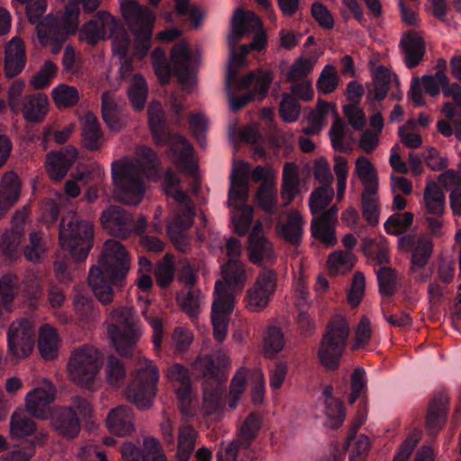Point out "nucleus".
Wrapping results in <instances>:
<instances>
[{
  "instance_id": "obj_1",
  "label": "nucleus",
  "mask_w": 461,
  "mask_h": 461,
  "mask_svg": "<svg viewBox=\"0 0 461 461\" xmlns=\"http://www.w3.org/2000/svg\"><path fill=\"white\" fill-rule=\"evenodd\" d=\"M94 225L83 220L76 212H68L62 217L59 226V238L64 255L59 254L54 262V273L60 283L68 284L72 278V269L77 262L86 259L94 245Z\"/></svg>"
},
{
  "instance_id": "obj_2",
  "label": "nucleus",
  "mask_w": 461,
  "mask_h": 461,
  "mask_svg": "<svg viewBox=\"0 0 461 461\" xmlns=\"http://www.w3.org/2000/svg\"><path fill=\"white\" fill-rule=\"evenodd\" d=\"M248 257L252 264L263 269L247 291V308L251 312H260L268 306L276 290L277 273L267 267L276 263V254L270 240L254 230L249 237Z\"/></svg>"
},
{
  "instance_id": "obj_3",
  "label": "nucleus",
  "mask_w": 461,
  "mask_h": 461,
  "mask_svg": "<svg viewBox=\"0 0 461 461\" xmlns=\"http://www.w3.org/2000/svg\"><path fill=\"white\" fill-rule=\"evenodd\" d=\"M130 267V256L124 246L113 240H106L99 264L93 266L88 275V284L99 302L103 304L113 302V285H122Z\"/></svg>"
},
{
  "instance_id": "obj_4",
  "label": "nucleus",
  "mask_w": 461,
  "mask_h": 461,
  "mask_svg": "<svg viewBox=\"0 0 461 461\" xmlns=\"http://www.w3.org/2000/svg\"><path fill=\"white\" fill-rule=\"evenodd\" d=\"M56 395V389L47 379L31 390V418L42 420L51 418L55 430L64 437L73 438L80 431V421L76 411L71 407L51 411L50 404Z\"/></svg>"
},
{
  "instance_id": "obj_5",
  "label": "nucleus",
  "mask_w": 461,
  "mask_h": 461,
  "mask_svg": "<svg viewBox=\"0 0 461 461\" xmlns=\"http://www.w3.org/2000/svg\"><path fill=\"white\" fill-rule=\"evenodd\" d=\"M148 119L155 143L159 146L167 145L173 157L184 166V169L191 174L194 173L196 165L192 160L194 148L183 135L172 131L159 102L154 101L149 105Z\"/></svg>"
},
{
  "instance_id": "obj_6",
  "label": "nucleus",
  "mask_w": 461,
  "mask_h": 461,
  "mask_svg": "<svg viewBox=\"0 0 461 461\" xmlns=\"http://www.w3.org/2000/svg\"><path fill=\"white\" fill-rule=\"evenodd\" d=\"M80 5L86 13L90 14L97 9L100 0H68L62 17L57 18L48 14L38 26V37L41 42L59 49L69 35L75 34L79 26Z\"/></svg>"
},
{
  "instance_id": "obj_7",
  "label": "nucleus",
  "mask_w": 461,
  "mask_h": 461,
  "mask_svg": "<svg viewBox=\"0 0 461 461\" xmlns=\"http://www.w3.org/2000/svg\"><path fill=\"white\" fill-rule=\"evenodd\" d=\"M152 64L156 75L163 85L169 83L175 75L183 89L192 92L196 84L194 68L191 66L192 54L186 44H176L170 52V61L167 59L165 51L156 48L152 53Z\"/></svg>"
},
{
  "instance_id": "obj_8",
  "label": "nucleus",
  "mask_w": 461,
  "mask_h": 461,
  "mask_svg": "<svg viewBox=\"0 0 461 461\" xmlns=\"http://www.w3.org/2000/svg\"><path fill=\"white\" fill-rule=\"evenodd\" d=\"M261 29L262 22L254 12L244 11L242 8L236 9L231 19V32L228 36V45L230 49V60L227 68L228 85L237 79L238 68L235 66H243L246 62V56L250 50H253L250 45L242 44L240 46V52L239 53L237 44L247 33H251Z\"/></svg>"
},
{
  "instance_id": "obj_9",
  "label": "nucleus",
  "mask_w": 461,
  "mask_h": 461,
  "mask_svg": "<svg viewBox=\"0 0 461 461\" xmlns=\"http://www.w3.org/2000/svg\"><path fill=\"white\" fill-rule=\"evenodd\" d=\"M121 11L134 37V55L143 59L151 48L156 14L135 0H123L121 3Z\"/></svg>"
},
{
  "instance_id": "obj_10",
  "label": "nucleus",
  "mask_w": 461,
  "mask_h": 461,
  "mask_svg": "<svg viewBox=\"0 0 461 461\" xmlns=\"http://www.w3.org/2000/svg\"><path fill=\"white\" fill-rule=\"evenodd\" d=\"M349 326L342 316H336L329 322L322 336L317 357L326 371H337L347 348Z\"/></svg>"
},
{
  "instance_id": "obj_11",
  "label": "nucleus",
  "mask_w": 461,
  "mask_h": 461,
  "mask_svg": "<svg viewBox=\"0 0 461 461\" xmlns=\"http://www.w3.org/2000/svg\"><path fill=\"white\" fill-rule=\"evenodd\" d=\"M273 74L270 71H262L257 77L254 72L232 81L230 85L226 82L227 95L230 107L236 113L256 98L262 101L268 92L273 81Z\"/></svg>"
},
{
  "instance_id": "obj_12",
  "label": "nucleus",
  "mask_w": 461,
  "mask_h": 461,
  "mask_svg": "<svg viewBox=\"0 0 461 461\" xmlns=\"http://www.w3.org/2000/svg\"><path fill=\"white\" fill-rule=\"evenodd\" d=\"M112 323L108 333L117 352L122 357H130L140 337L137 316L130 307L122 306L111 312Z\"/></svg>"
},
{
  "instance_id": "obj_13",
  "label": "nucleus",
  "mask_w": 461,
  "mask_h": 461,
  "mask_svg": "<svg viewBox=\"0 0 461 461\" xmlns=\"http://www.w3.org/2000/svg\"><path fill=\"white\" fill-rule=\"evenodd\" d=\"M168 197H172L177 204L174 217L167 224V232L176 248L185 252L188 247L186 233L196 215L195 207L187 194L179 187L170 192Z\"/></svg>"
},
{
  "instance_id": "obj_14",
  "label": "nucleus",
  "mask_w": 461,
  "mask_h": 461,
  "mask_svg": "<svg viewBox=\"0 0 461 461\" xmlns=\"http://www.w3.org/2000/svg\"><path fill=\"white\" fill-rule=\"evenodd\" d=\"M112 176L118 198L130 204L140 203L145 193L141 171L132 162H113Z\"/></svg>"
},
{
  "instance_id": "obj_15",
  "label": "nucleus",
  "mask_w": 461,
  "mask_h": 461,
  "mask_svg": "<svg viewBox=\"0 0 461 461\" xmlns=\"http://www.w3.org/2000/svg\"><path fill=\"white\" fill-rule=\"evenodd\" d=\"M249 197V185L247 178L238 174L236 169L232 170L230 176V185L229 190V202L240 201V204L235 205L231 212V222L234 232L239 236L246 235L250 230L253 221L254 210L252 206L246 203Z\"/></svg>"
},
{
  "instance_id": "obj_16",
  "label": "nucleus",
  "mask_w": 461,
  "mask_h": 461,
  "mask_svg": "<svg viewBox=\"0 0 461 461\" xmlns=\"http://www.w3.org/2000/svg\"><path fill=\"white\" fill-rule=\"evenodd\" d=\"M159 378L158 369L151 361H145L138 369L133 380L128 385L126 395L139 409H149L152 406L157 393Z\"/></svg>"
},
{
  "instance_id": "obj_17",
  "label": "nucleus",
  "mask_w": 461,
  "mask_h": 461,
  "mask_svg": "<svg viewBox=\"0 0 461 461\" xmlns=\"http://www.w3.org/2000/svg\"><path fill=\"white\" fill-rule=\"evenodd\" d=\"M100 369L98 351L92 346L83 345L74 349L68 363V375L72 381L88 386Z\"/></svg>"
},
{
  "instance_id": "obj_18",
  "label": "nucleus",
  "mask_w": 461,
  "mask_h": 461,
  "mask_svg": "<svg viewBox=\"0 0 461 461\" xmlns=\"http://www.w3.org/2000/svg\"><path fill=\"white\" fill-rule=\"evenodd\" d=\"M100 222L112 236L127 239L131 234L132 214L120 205H109L104 209Z\"/></svg>"
},
{
  "instance_id": "obj_19",
  "label": "nucleus",
  "mask_w": 461,
  "mask_h": 461,
  "mask_svg": "<svg viewBox=\"0 0 461 461\" xmlns=\"http://www.w3.org/2000/svg\"><path fill=\"white\" fill-rule=\"evenodd\" d=\"M228 261L221 269L222 278L230 285L244 287L247 280L245 265L240 260L241 244L240 240L231 237L226 243Z\"/></svg>"
},
{
  "instance_id": "obj_20",
  "label": "nucleus",
  "mask_w": 461,
  "mask_h": 461,
  "mask_svg": "<svg viewBox=\"0 0 461 461\" xmlns=\"http://www.w3.org/2000/svg\"><path fill=\"white\" fill-rule=\"evenodd\" d=\"M8 352L16 359L29 353V320L21 318L12 322L8 330Z\"/></svg>"
},
{
  "instance_id": "obj_21",
  "label": "nucleus",
  "mask_w": 461,
  "mask_h": 461,
  "mask_svg": "<svg viewBox=\"0 0 461 461\" xmlns=\"http://www.w3.org/2000/svg\"><path fill=\"white\" fill-rule=\"evenodd\" d=\"M243 288L230 285L223 278L217 280L214 286L215 298L212 305V317L227 319L234 308V292H240Z\"/></svg>"
},
{
  "instance_id": "obj_22",
  "label": "nucleus",
  "mask_w": 461,
  "mask_h": 461,
  "mask_svg": "<svg viewBox=\"0 0 461 461\" xmlns=\"http://www.w3.org/2000/svg\"><path fill=\"white\" fill-rule=\"evenodd\" d=\"M118 24L119 22L109 13L98 11L92 19L84 23L80 33L84 35L89 42L95 43L104 37L107 30L114 34Z\"/></svg>"
},
{
  "instance_id": "obj_23",
  "label": "nucleus",
  "mask_w": 461,
  "mask_h": 461,
  "mask_svg": "<svg viewBox=\"0 0 461 461\" xmlns=\"http://www.w3.org/2000/svg\"><path fill=\"white\" fill-rule=\"evenodd\" d=\"M77 155V149L74 146H66L59 152L48 154L46 166L50 177L56 181L61 180Z\"/></svg>"
},
{
  "instance_id": "obj_24",
  "label": "nucleus",
  "mask_w": 461,
  "mask_h": 461,
  "mask_svg": "<svg viewBox=\"0 0 461 461\" xmlns=\"http://www.w3.org/2000/svg\"><path fill=\"white\" fill-rule=\"evenodd\" d=\"M26 46L19 37H14L5 50V74L12 78L20 74L26 64Z\"/></svg>"
},
{
  "instance_id": "obj_25",
  "label": "nucleus",
  "mask_w": 461,
  "mask_h": 461,
  "mask_svg": "<svg viewBox=\"0 0 461 461\" xmlns=\"http://www.w3.org/2000/svg\"><path fill=\"white\" fill-rule=\"evenodd\" d=\"M167 375L172 382L178 383L176 393L179 400V407L186 414L191 404V381L188 369L181 364H175L168 367Z\"/></svg>"
},
{
  "instance_id": "obj_26",
  "label": "nucleus",
  "mask_w": 461,
  "mask_h": 461,
  "mask_svg": "<svg viewBox=\"0 0 461 461\" xmlns=\"http://www.w3.org/2000/svg\"><path fill=\"white\" fill-rule=\"evenodd\" d=\"M303 224L298 211H292L285 221H277L276 230L278 237L293 247H299L303 240Z\"/></svg>"
},
{
  "instance_id": "obj_27",
  "label": "nucleus",
  "mask_w": 461,
  "mask_h": 461,
  "mask_svg": "<svg viewBox=\"0 0 461 461\" xmlns=\"http://www.w3.org/2000/svg\"><path fill=\"white\" fill-rule=\"evenodd\" d=\"M259 429V415L255 412L249 413L240 428V438L233 440L242 446L241 461H259L256 452L250 447V443L257 437Z\"/></svg>"
},
{
  "instance_id": "obj_28",
  "label": "nucleus",
  "mask_w": 461,
  "mask_h": 461,
  "mask_svg": "<svg viewBox=\"0 0 461 461\" xmlns=\"http://www.w3.org/2000/svg\"><path fill=\"white\" fill-rule=\"evenodd\" d=\"M107 428L119 437H125L134 429L132 409L126 405L118 406L109 411Z\"/></svg>"
},
{
  "instance_id": "obj_29",
  "label": "nucleus",
  "mask_w": 461,
  "mask_h": 461,
  "mask_svg": "<svg viewBox=\"0 0 461 461\" xmlns=\"http://www.w3.org/2000/svg\"><path fill=\"white\" fill-rule=\"evenodd\" d=\"M404 55V62L408 68H416L423 59L426 46L423 39L413 32L406 33L400 41Z\"/></svg>"
},
{
  "instance_id": "obj_30",
  "label": "nucleus",
  "mask_w": 461,
  "mask_h": 461,
  "mask_svg": "<svg viewBox=\"0 0 461 461\" xmlns=\"http://www.w3.org/2000/svg\"><path fill=\"white\" fill-rule=\"evenodd\" d=\"M447 420V402L443 394L435 396L429 405L426 429L430 436H436Z\"/></svg>"
},
{
  "instance_id": "obj_31",
  "label": "nucleus",
  "mask_w": 461,
  "mask_h": 461,
  "mask_svg": "<svg viewBox=\"0 0 461 461\" xmlns=\"http://www.w3.org/2000/svg\"><path fill=\"white\" fill-rule=\"evenodd\" d=\"M9 435L14 440H23L29 437V393L25 397L24 406L17 409L11 416Z\"/></svg>"
},
{
  "instance_id": "obj_32",
  "label": "nucleus",
  "mask_w": 461,
  "mask_h": 461,
  "mask_svg": "<svg viewBox=\"0 0 461 461\" xmlns=\"http://www.w3.org/2000/svg\"><path fill=\"white\" fill-rule=\"evenodd\" d=\"M59 341V334L55 329L50 325L42 326L38 340V348L41 357L45 360L55 359L58 356Z\"/></svg>"
},
{
  "instance_id": "obj_33",
  "label": "nucleus",
  "mask_w": 461,
  "mask_h": 461,
  "mask_svg": "<svg viewBox=\"0 0 461 461\" xmlns=\"http://www.w3.org/2000/svg\"><path fill=\"white\" fill-rule=\"evenodd\" d=\"M103 133L97 118L93 113H87L83 126L82 141L89 150H98L101 148Z\"/></svg>"
},
{
  "instance_id": "obj_34",
  "label": "nucleus",
  "mask_w": 461,
  "mask_h": 461,
  "mask_svg": "<svg viewBox=\"0 0 461 461\" xmlns=\"http://www.w3.org/2000/svg\"><path fill=\"white\" fill-rule=\"evenodd\" d=\"M425 207L428 212L441 216L445 209V194L441 187L435 182H429L423 194Z\"/></svg>"
},
{
  "instance_id": "obj_35",
  "label": "nucleus",
  "mask_w": 461,
  "mask_h": 461,
  "mask_svg": "<svg viewBox=\"0 0 461 461\" xmlns=\"http://www.w3.org/2000/svg\"><path fill=\"white\" fill-rule=\"evenodd\" d=\"M356 170L364 185V190L371 194L378 191V178L375 168L365 157H359L356 161Z\"/></svg>"
},
{
  "instance_id": "obj_36",
  "label": "nucleus",
  "mask_w": 461,
  "mask_h": 461,
  "mask_svg": "<svg viewBox=\"0 0 461 461\" xmlns=\"http://www.w3.org/2000/svg\"><path fill=\"white\" fill-rule=\"evenodd\" d=\"M21 282L18 275L7 272L0 277V297L7 311L19 294Z\"/></svg>"
},
{
  "instance_id": "obj_37",
  "label": "nucleus",
  "mask_w": 461,
  "mask_h": 461,
  "mask_svg": "<svg viewBox=\"0 0 461 461\" xmlns=\"http://www.w3.org/2000/svg\"><path fill=\"white\" fill-rule=\"evenodd\" d=\"M25 236L12 230H5L0 239V250L6 260L14 262L19 258L18 249Z\"/></svg>"
},
{
  "instance_id": "obj_38",
  "label": "nucleus",
  "mask_w": 461,
  "mask_h": 461,
  "mask_svg": "<svg viewBox=\"0 0 461 461\" xmlns=\"http://www.w3.org/2000/svg\"><path fill=\"white\" fill-rule=\"evenodd\" d=\"M299 179L297 167L294 163L287 162L284 166L282 197L286 198V204L290 203L298 193Z\"/></svg>"
},
{
  "instance_id": "obj_39",
  "label": "nucleus",
  "mask_w": 461,
  "mask_h": 461,
  "mask_svg": "<svg viewBox=\"0 0 461 461\" xmlns=\"http://www.w3.org/2000/svg\"><path fill=\"white\" fill-rule=\"evenodd\" d=\"M195 447V430L191 426H184L179 430L176 459L189 461Z\"/></svg>"
},
{
  "instance_id": "obj_40",
  "label": "nucleus",
  "mask_w": 461,
  "mask_h": 461,
  "mask_svg": "<svg viewBox=\"0 0 461 461\" xmlns=\"http://www.w3.org/2000/svg\"><path fill=\"white\" fill-rule=\"evenodd\" d=\"M376 272L378 289L381 295L391 297L397 292V272L390 267H380Z\"/></svg>"
},
{
  "instance_id": "obj_41",
  "label": "nucleus",
  "mask_w": 461,
  "mask_h": 461,
  "mask_svg": "<svg viewBox=\"0 0 461 461\" xmlns=\"http://www.w3.org/2000/svg\"><path fill=\"white\" fill-rule=\"evenodd\" d=\"M22 181L19 176L14 171L5 172L0 182V193L15 204L21 196Z\"/></svg>"
},
{
  "instance_id": "obj_42",
  "label": "nucleus",
  "mask_w": 461,
  "mask_h": 461,
  "mask_svg": "<svg viewBox=\"0 0 461 461\" xmlns=\"http://www.w3.org/2000/svg\"><path fill=\"white\" fill-rule=\"evenodd\" d=\"M51 246L48 235L42 231H31V263H41Z\"/></svg>"
},
{
  "instance_id": "obj_43",
  "label": "nucleus",
  "mask_w": 461,
  "mask_h": 461,
  "mask_svg": "<svg viewBox=\"0 0 461 461\" xmlns=\"http://www.w3.org/2000/svg\"><path fill=\"white\" fill-rule=\"evenodd\" d=\"M256 199L259 207L267 213H273L277 205L276 188L273 182L265 181L258 187Z\"/></svg>"
},
{
  "instance_id": "obj_44",
  "label": "nucleus",
  "mask_w": 461,
  "mask_h": 461,
  "mask_svg": "<svg viewBox=\"0 0 461 461\" xmlns=\"http://www.w3.org/2000/svg\"><path fill=\"white\" fill-rule=\"evenodd\" d=\"M334 197V190L331 185L317 187L309 199V206L313 216L321 213L328 207Z\"/></svg>"
},
{
  "instance_id": "obj_45",
  "label": "nucleus",
  "mask_w": 461,
  "mask_h": 461,
  "mask_svg": "<svg viewBox=\"0 0 461 461\" xmlns=\"http://www.w3.org/2000/svg\"><path fill=\"white\" fill-rule=\"evenodd\" d=\"M128 96L136 110H142L148 96V85L143 76L136 74L128 90Z\"/></svg>"
},
{
  "instance_id": "obj_46",
  "label": "nucleus",
  "mask_w": 461,
  "mask_h": 461,
  "mask_svg": "<svg viewBox=\"0 0 461 461\" xmlns=\"http://www.w3.org/2000/svg\"><path fill=\"white\" fill-rule=\"evenodd\" d=\"M391 83L392 77L389 71L384 68H378L374 77V89L367 93L366 98L370 101H383L388 94Z\"/></svg>"
},
{
  "instance_id": "obj_47",
  "label": "nucleus",
  "mask_w": 461,
  "mask_h": 461,
  "mask_svg": "<svg viewBox=\"0 0 461 461\" xmlns=\"http://www.w3.org/2000/svg\"><path fill=\"white\" fill-rule=\"evenodd\" d=\"M361 248L366 257L374 259L377 264L381 265V267L390 263L388 248L378 243L375 240L368 238L363 239Z\"/></svg>"
},
{
  "instance_id": "obj_48",
  "label": "nucleus",
  "mask_w": 461,
  "mask_h": 461,
  "mask_svg": "<svg viewBox=\"0 0 461 461\" xmlns=\"http://www.w3.org/2000/svg\"><path fill=\"white\" fill-rule=\"evenodd\" d=\"M413 213L410 212L392 214L384 224L386 233L398 236L406 232L413 222Z\"/></svg>"
},
{
  "instance_id": "obj_49",
  "label": "nucleus",
  "mask_w": 461,
  "mask_h": 461,
  "mask_svg": "<svg viewBox=\"0 0 461 461\" xmlns=\"http://www.w3.org/2000/svg\"><path fill=\"white\" fill-rule=\"evenodd\" d=\"M432 251V240L428 236H420L417 239V243L413 249L411 264L419 268L424 267L428 264Z\"/></svg>"
},
{
  "instance_id": "obj_50",
  "label": "nucleus",
  "mask_w": 461,
  "mask_h": 461,
  "mask_svg": "<svg viewBox=\"0 0 461 461\" xmlns=\"http://www.w3.org/2000/svg\"><path fill=\"white\" fill-rule=\"evenodd\" d=\"M325 409L327 425L333 429H339L346 417L343 402L338 398L330 397L325 400Z\"/></svg>"
},
{
  "instance_id": "obj_51",
  "label": "nucleus",
  "mask_w": 461,
  "mask_h": 461,
  "mask_svg": "<svg viewBox=\"0 0 461 461\" xmlns=\"http://www.w3.org/2000/svg\"><path fill=\"white\" fill-rule=\"evenodd\" d=\"M52 98L58 107H71L79 101L77 87L61 84L52 90Z\"/></svg>"
},
{
  "instance_id": "obj_52",
  "label": "nucleus",
  "mask_w": 461,
  "mask_h": 461,
  "mask_svg": "<svg viewBox=\"0 0 461 461\" xmlns=\"http://www.w3.org/2000/svg\"><path fill=\"white\" fill-rule=\"evenodd\" d=\"M375 195L364 190L361 197L362 214L370 226H376L379 222L380 208Z\"/></svg>"
},
{
  "instance_id": "obj_53",
  "label": "nucleus",
  "mask_w": 461,
  "mask_h": 461,
  "mask_svg": "<svg viewBox=\"0 0 461 461\" xmlns=\"http://www.w3.org/2000/svg\"><path fill=\"white\" fill-rule=\"evenodd\" d=\"M345 124L339 117H337L332 123L329 135L330 138L332 148L337 152L350 153L352 148L349 143L346 142L345 138Z\"/></svg>"
},
{
  "instance_id": "obj_54",
  "label": "nucleus",
  "mask_w": 461,
  "mask_h": 461,
  "mask_svg": "<svg viewBox=\"0 0 461 461\" xmlns=\"http://www.w3.org/2000/svg\"><path fill=\"white\" fill-rule=\"evenodd\" d=\"M301 112L299 101L292 94L285 93L279 105L280 117L286 122H295Z\"/></svg>"
},
{
  "instance_id": "obj_55",
  "label": "nucleus",
  "mask_w": 461,
  "mask_h": 461,
  "mask_svg": "<svg viewBox=\"0 0 461 461\" xmlns=\"http://www.w3.org/2000/svg\"><path fill=\"white\" fill-rule=\"evenodd\" d=\"M58 71V67L50 60L44 62L41 69L31 77V87L43 89L48 87Z\"/></svg>"
},
{
  "instance_id": "obj_56",
  "label": "nucleus",
  "mask_w": 461,
  "mask_h": 461,
  "mask_svg": "<svg viewBox=\"0 0 461 461\" xmlns=\"http://www.w3.org/2000/svg\"><path fill=\"white\" fill-rule=\"evenodd\" d=\"M312 235L328 247H332L337 243L335 228L330 224L321 222L317 218H313L311 224Z\"/></svg>"
},
{
  "instance_id": "obj_57",
  "label": "nucleus",
  "mask_w": 461,
  "mask_h": 461,
  "mask_svg": "<svg viewBox=\"0 0 461 461\" xmlns=\"http://www.w3.org/2000/svg\"><path fill=\"white\" fill-rule=\"evenodd\" d=\"M49 105V97L46 94H31V123L41 122L48 113Z\"/></svg>"
},
{
  "instance_id": "obj_58",
  "label": "nucleus",
  "mask_w": 461,
  "mask_h": 461,
  "mask_svg": "<svg viewBox=\"0 0 461 461\" xmlns=\"http://www.w3.org/2000/svg\"><path fill=\"white\" fill-rule=\"evenodd\" d=\"M106 373L109 384L113 386H121L125 378L126 371L123 363L114 356L107 358Z\"/></svg>"
},
{
  "instance_id": "obj_59",
  "label": "nucleus",
  "mask_w": 461,
  "mask_h": 461,
  "mask_svg": "<svg viewBox=\"0 0 461 461\" xmlns=\"http://www.w3.org/2000/svg\"><path fill=\"white\" fill-rule=\"evenodd\" d=\"M339 84V77L331 66H325L316 84L319 92L325 95L334 92Z\"/></svg>"
},
{
  "instance_id": "obj_60",
  "label": "nucleus",
  "mask_w": 461,
  "mask_h": 461,
  "mask_svg": "<svg viewBox=\"0 0 461 461\" xmlns=\"http://www.w3.org/2000/svg\"><path fill=\"white\" fill-rule=\"evenodd\" d=\"M175 11L180 17L186 16L194 23V28H198L202 23L203 15L196 5H191L189 0H175Z\"/></svg>"
},
{
  "instance_id": "obj_61",
  "label": "nucleus",
  "mask_w": 461,
  "mask_h": 461,
  "mask_svg": "<svg viewBox=\"0 0 461 461\" xmlns=\"http://www.w3.org/2000/svg\"><path fill=\"white\" fill-rule=\"evenodd\" d=\"M137 155L140 165L151 173L158 174L160 167V159L158 154L148 146H140L137 149Z\"/></svg>"
},
{
  "instance_id": "obj_62",
  "label": "nucleus",
  "mask_w": 461,
  "mask_h": 461,
  "mask_svg": "<svg viewBox=\"0 0 461 461\" xmlns=\"http://www.w3.org/2000/svg\"><path fill=\"white\" fill-rule=\"evenodd\" d=\"M314 63L305 58H298L291 66L287 74V81L291 83L296 82L307 77L313 69Z\"/></svg>"
},
{
  "instance_id": "obj_63",
  "label": "nucleus",
  "mask_w": 461,
  "mask_h": 461,
  "mask_svg": "<svg viewBox=\"0 0 461 461\" xmlns=\"http://www.w3.org/2000/svg\"><path fill=\"white\" fill-rule=\"evenodd\" d=\"M285 345L284 334L281 329L270 327L264 339V347L268 354H276L282 350Z\"/></svg>"
},
{
  "instance_id": "obj_64",
  "label": "nucleus",
  "mask_w": 461,
  "mask_h": 461,
  "mask_svg": "<svg viewBox=\"0 0 461 461\" xmlns=\"http://www.w3.org/2000/svg\"><path fill=\"white\" fill-rule=\"evenodd\" d=\"M144 454L140 461H167L162 452L158 439L149 437L144 439Z\"/></svg>"
}]
</instances>
